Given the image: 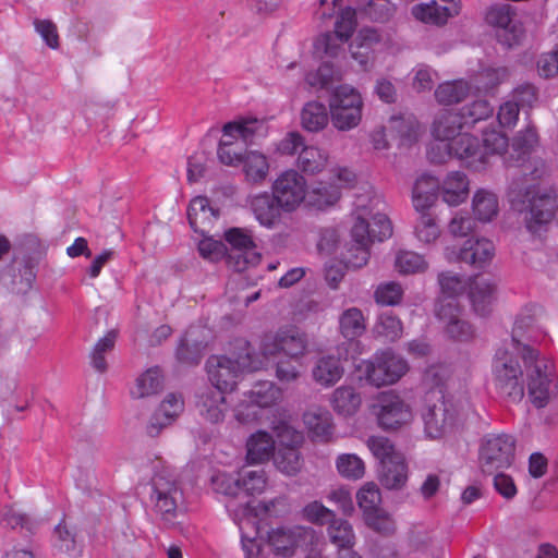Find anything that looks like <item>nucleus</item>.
Returning <instances> with one entry per match:
<instances>
[{"mask_svg": "<svg viewBox=\"0 0 558 558\" xmlns=\"http://www.w3.org/2000/svg\"><path fill=\"white\" fill-rule=\"evenodd\" d=\"M373 332L376 338L392 342L401 337L402 323L392 312H384L378 316Z\"/></svg>", "mask_w": 558, "mask_h": 558, "instance_id": "42", "label": "nucleus"}, {"mask_svg": "<svg viewBox=\"0 0 558 558\" xmlns=\"http://www.w3.org/2000/svg\"><path fill=\"white\" fill-rule=\"evenodd\" d=\"M460 11L461 4H439L437 0H433L428 3L415 4L412 8V15L423 23L441 26L450 17L459 15Z\"/></svg>", "mask_w": 558, "mask_h": 558, "instance_id": "23", "label": "nucleus"}, {"mask_svg": "<svg viewBox=\"0 0 558 558\" xmlns=\"http://www.w3.org/2000/svg\"><path fill=\"white\" fill-rule=\"evenodd\" d=\"M463 404L444 396L428 402L422 412L424 432L432 439H439L451 430L463 413Z\"/></svg>", "mask_w": 558, "mask_h": 558, "instance_id": "6", "label": "nucleus"}, {"mask_svg": "<svg viewBox=\"0 0 558 558\" xmlns=\"http://www.w3.org/2000/svg\"><path fill=\"white\" fill-rule=\"evenodd\" d=\"M515 356H520V353L502 344L493 363L495 386L502 397L512 402L521 401L524 396L523 371Z\"/></svg>", "mask_w": 558, "mask_h": 558, "instance_id": "3", "label": "nucleus"}, {"mask_svg": "<svg viewBox=\"0 0 558 558\" xmlns=\"http://www.w3.org/2000/svg\"><path fill=\"white\" fill-rule=\"evenodd\" d=\"M541 312L542 308L537 305L524 306L515 316L510 341L504 342V344H508L509 348L520 353L523 363L527 365L538 355L533 342L537 340L541 333L537 325Z\"/></svg>", "mask_w": 558, "mask_h": 558, "instance_id": "4", "label": "nucleus"}, {"mask_svg": "<svg viewBox=\"0 0 558 558\" xmlns=\"http://www.w3.org/2000/svg\"><path fill=\"white\" fill-rule=\"evenodd\" d=\"M343 374L344 368L341 360L335 355L319 357L312 368L314 381L326 388L335 386L342 378Z\"/></svg>", "mask_w": 558, "mask_h": 558, "instance_id": "27", "label": "nucleus"}, {"mask_svg": "<svg viewBox=\"0 0 558 558\" xmlns=\"http://www.w3.org/2000/svg\"><path fill=\"white\" fill-rule=\"evenodd\" d=\"M331 402L335 411L343 415H351L360 407L361 398L352 387L342 386L332 392Z\"/></svg>", "mask_w": 558, "mask_h": 558, "instance_id": "47", "label": "nucleus"}, {"mask_svg": "<svg viewBox=\"0 0 558 558\" xmlns=\"http://www.w3.org/2000/svg\"><path fill=\"white\" fill-rule=\"evenodd\" d=\"M246 459L250 463L268 461L275 453L272 436L264 430L251 435L246 442Z\"/></svg>", "mask_w": 558, "mask_h": 558, "instance_id": "34", "label": "nucleus"}, {"mask_svg": "<svg viewBox=\"0 0 558 558\" xmlns=\"http://www.w3.org/2000/svg\"><path fill=\"white\" fill-rule=\"evenodd\" d=\"M538 144V135L533 126H527L520 131L512 140L511 157L518 162H523L525 158L535 149Z\"/></svg>", "mask_w": 558, "mask_h": 558, "instance_id": "43", "label": "nucleus"}, {"mask_svg": "<svg viewBox=\"0 0 558 558\" xmlns=\"http://www.w3.org/2000/svg\"><path fill=\"white\" fill-rule=\"evenodd\" d=\"M219 216V211L214 209L209 205V199L207 197L197 196L193 198L187 208V218L191 228L195 232L205 233L204 229L201 227L206 220L210 221L211 217L217 218Z\"/></svg>", "mask_w": 558, "mask_h": 558, "instance_id": "37", "label": "nucleus"}, {"mask_svg": "<svg viewBox=\"0 0 558 558\" xmlns=\"http://www.w3.org/2000/svg\"><path fill=\"white\" fill-rule=\"evenodd\" d=\"M466 128L464 121L458 111L445 110L442 111L433 124V134L436 140L452 141L463 134L461 131Z\"/></svg>", "mask_w": 558, "mask_h": 558, "instance_id": "31", "label": "nucleus"}, {"mask_svg": "<svg viewBox=\"0 0 558 558\" xmlns=\"http://www.w3.org/2000/svg\"><path fill=\"white\" fill-rule=\"evenodd\" d=\"M357 207L365 214L364 216L359 215L355 221H363L367 226V238L371 242H381L391 236L392 226L387 215L379 211L375 214L366 211V207L362 203H359Z\"/></svg>", "mask_w": 558, "mask_h": 558, "instance_id": "33", "label": "nucleus"}, {"mask_svg": "<svg viewBox=\"0 0 558 558\" xmlns=\"http://www.w3.org/2000/svg\"><path fill=\"white\" fill-rule=\"evenodd\" d=\"M341 78L342 73L340 69L330 62H323L316 71L310 72L306 75L307 84L317 88H328Z\"/></svg>", "mask_w": 558, "mask_h": 558, "instance_id": "48", "label": "nucleus"}, {"mask_svg": "<svg viewBox=\"0 0 558 558\" xmlns=\"http://www.w3.org/2000/svg\"><path fill=\"white\" fill-rule=\"evenodd\" d=\"M363 99L350 85L336 87L329 98V112L332 125L338 131L355 129L362 120Z\"/></svg>", "mask_w": 558, "mask_h": 558, "instance_id": "5", "label": "nucleus"}, {"mask_svg": "<svg viewBox=\"0 0 558 558\" xmlns=\"http://www.w3.org/2000/svg\"><path fill=\"white\" fill-rule=\"evenodd\" d=\"M235 349L239 351L229 355H211L207 360L206 368L213 389L232 391L244 372H253L259 367V361L246 340H236Z\"/></svg>", "mask_w": 558, "mask_h": 558, "instance_id": "2", "label": "nucleus"}, {"mask_svg": "<svg viewBox=\"0 0 558 558\" xmlns=\"http://www.w3.org/2000/svg\"><path fill=\"white\" fill-rule=\"evenodd\" d=\"M203 327H191L186 330L177 348V359L186 365H197L208 344Z\"/></svg>", "mask_w": 558, "mask_h": 558, "instance_id": "21", "label": "nucleus"}, {"mask_svg": "<svg viewBox=\"0 0 558 558\" xmlns=\"http://www.w3.org/2000/svg\"><path fill=\"white\" fill-rule=\"evenodd\" d=\"M303 421L314 437L327 440L332 434L331 414L328 410L314 407L303 414Z\"/></svg>", "mask_w": 558, "mask_h": 558, "instance_id": "35", "label": "nucleus"}, {"mask_svg": "<svg viewBox=\"0 0 558 558\" xmlns=\"http://www.w3.org/2000/svg\"><path fill=\"white\" fill-rule=\"evenodd\" d=\"M367 446L375 458L383 465L386 461L392 460L395 456L401 454L395 448V445L386 437L372 436L367 440Z\"/></svg>", "mask_w": 558, "mask_h": 558, "instance_id": "60", "label": "nucleus"}, {"mask_svg": "<svg viewBox=\"0 0 558 558\" xmlns=\"http://www.w3.org/2000/svg\"><path fill=\"white\" fill-rule=\"evenodd\" d=\"M476 153L482 155L478 159L473 157H466V166L480 170L487 162L490 155L502 154L508 146V138L501 133L492 130L483 133V140L476 137Z\"/></svg>", "mask_w": 558, "mask_h": 558, "instance_id": "24", "label": "nucleus"}, {"mask_svg": "<svg viewBox=\"0 0 558 558\" xmlns=\"http://www.w3.org/2000/svg\"><path fill=\"white\" fill-rule=\"evenodd\" d=\"M466 128L493 116L494 107L485 99H477L459 110Z\"/></svg>", "mask_w": 558, "mask_h": 558, "instance_id": "50", "label": "nucleus"}, {"mask_svg": "<svg viewBox=\"0 0 558 558\" xmlns=\"http://www.w3.org/2000/svg\"><path fill=\"white\" fill-rule=\"evenodd\" d=\"M515 439L507 434L485 436L478 450V462L483 473L493 474L509 468L514 460Z\"/></svg>", "mask_w": 558, "mask_h": 558, "instance_id": "7", "label": "nucleus"}, {"mask_svg": "<svg viewBox=\"0 0 558 558\" xmlns=\"http://www.w3.org/2000/svg\"><path fill=\"white\" fill-rule=\"evenodd\" d=\"M376 408H378L376 412L378 424L385 430L399 429L412 420L410 407L392 392L383 393Z\"/></svg>", "mask_w": 558, "mask_h": 558, "instance_id": "18", "label": "nucleus"}, {"mask_svg": "<svg viewBox=\"0 0 558 558\" xmlns=\"http://www.w3.org/2000/svg\"><path fill=\"white\" fill-rule=\"evenodd\" d=\"M469 92L470 87L463 81L447 82L437 87L435 97L440 104L451 105L463 100Z\"/></svg>", "mask_w": 558, "mask_h": 558, "instance_id": "49", "label": "nucleus"}, {"mask_svg": "<svg viewBox=\"0 0 558 558\" xmlns=\"http://www.w3.org/2000/svg\"><path fill=\"white\" fill-rule=\"evenodd\" d=\"M395 266L400 274L410 275L425 271L427 263L422 255L415 252L402 251L398 253Z\"/></svg>", "mask_w": 558, "mask_h": 558, "instance_id": "54", "label": "nucleus"}, {"mask_svg": "<svg viewBox=\"0 0 558 558\" xmlns=\"http://www.w3.org/2000/svg\"><path fill=\"white\" fill-rule=\"evenodd\" d=\"M317 539L311 526H280L268 532L267 543L276 556L292 557L298 549L306 550Z\"/></svg>", "mask_w": 558, "mask_h": 558, "instance_id": "9", "label": "nucleus"}, {"mask_svg": "<svg viewBox=\"0 0 558 558\" xmlns=\"http://www.w3.org/2000/svg\"><path fill=\"white\" fill-rule=\"evenodd\" d=\"M54 536L57 538V546L61 551L74 557L82 554V545L78 544L76 534L68 529L64 523H59L54 527Z\"/></svg>", "mask_w": 558, "mask_h": 558, "instance_id": "56", "label": "nucleus"}, {"mask_svg": "<svg viewBox=\"0 0 558 558\" xmlns=\"http://www.w3.org/2000/svg\"><path fill=\"white\" fill-rule=\"evenodd\" d=\"M359 507L364 511L365 515L371 519V515L379 512V504L381 496L379 488L374 483L365 484L356 494Z\"/></svg>", "mask_w": 558, "mask_h": 558, "instance_id": "52", "label": "nucleus"}, {"mask_svg": "<svg viewBox=\"0 0 558 558\" xmlns=\"http://www.w3.org/2000/svg\"><path fill=\"white\" fill-rule=\"evenodd\" d=\"M242 163L245 177L250 182L259 183L268 175V160L265 155L258 151L251 150L245 153Z\"/></svg>", "mask_w": 558, "mask_h": 558, "instance_id": "40", "label": "nucleus"}, {"mask_svg": "<svg viewBox=\"0 0 558 558\" xmlns=\"http://www.w3.org/2000/svg\"><path fill=\"white\" fill-rule=\"evenodd\" d=\"M118 329L109 330L102 338H100L90 353L92 366L99 373H105L108 368L105 355L114 349L118 338Z\"/></svg>", "mask_w": 558, "mask_h": 558, "instance_id": "45", "label": "nucleus"}, {"mask_svg": "<svg viewBox=\"0 0 558 558\" xmlns=\"http://www.w3.org/2000/svg\"><path fill=\"white\" fill-rule=\"evenodd\" d=\"M407 369L408 364L402 357L391 352H383L365 363L364 373L369 384L381 387L395 384Z\"/></svg>", "mask_w": 558, "mask_h": 558, "instance_id": "13", "label": "nucleus"}, {"mask_svg": "<svg viewBox=\"0 0 558 558\" xmlns=\"http://www.w3.org/2000/svg\"><path fill=\"white\" fill-rule=\"evenodd\" d=\"M271 192L284 213H292L307 198L306 180L296 170H286L272 182Z\"/></svg>", "mask_w": 558, "mask_h": 558, "instance_id": "12", "label": "nucleus"}, {"mask_svg": "<svg viewBox=\"0 0 558 558\" xmlns=\"http://www.w3.org/2000/svg\"><path fill=\"white\" fill-rule=\"evenodd\" d=\"M363 11L371 21L385 23L393 16L396 8L389 0H371Z\"/></svg>", "mask_w": 558, "mask_h": 558, "instance_id": "61", "label": "nucleus"}, {"mask_svg": "<svg viewBox=\"0 0 558 558\" xmlns=\"http://www.w3.org/2000/svg\"><path fill=\"white\" fill-rule=\"evenodd\" d=\"M154 507L165 521L171 522L175 517L178 505L182 501L183 494L175 481L163 474H157L153 478Z\"/></svg>", "mask_w": 558, "mask_h": 558, "instance_id": "17", "label": "nucleus"}, {"mask_svg": "<svg viewBox=\"0 0 558 558\" xmlns=\"http://www.w3.org/2000/svg\"><path fill=\"white\" fill-rule=\"evenodd\" d=\"M440 189L442 201L450 206H458L469 195V181L463 172L453 171L446 177Z\"/></svg>", "mask_w": 558, "mask_h": 558, "instance_id": "32", "label": "nucleus"}, {"mask_svg": "<svg viewBox=\"0 0 558 558\" xmlns=\"http://www.w3.org/2000/svg\"><path fill=\"white\" fill-rule=\"evenodd\" d=\"M280 446L274 453L276 468L287 475L296 474L302 466V459L296 446L302 442L303 436L289 426L278 428Z\"/></svg>", "mask_w": 558, "mask_h": 558, "instance_id": "15", "label": "nucleus"}, {"mask_svg": "<svg viewBox=\"0 0 558 558\" xmlns=\"http://www.w3.org/2000/svg\"><path fill=\"white\" fill-rule=\"evenodd\" d=\"M262 126V122L257 119L243 120L241 122H229L225 124L222 132L223 136L240 137L247 142Z\"/></svg>", "mask_w": 558, "mask_h": 558, "instance_id": "59", "label": "nucleus"}, {"mask_svg": "<svg viewBox=\"0 0 558 558\" xmlns=\"http://www.w3.org/2000/svg\"><path fill=\"white\" fill-rule=\"evenodd\" d=\"M183 410V401L181 398L170 393L160 403L158 410L151 415L149 423L146 427L147 434L150 437H156L160 434L162 428L172 423Z\"/></svg>", "mask_w": 558, "mask_h": 558, "instance_id": "26", "label": "nucleus"}, {"mask_svg": "<svg viewBox=\"0 0 558 558\" xmlns=\"http://www.w3.org/2000/svg\"><path fill=\"white\" fill-rule=\"evenodd\" d=\"M514 15L510 4H494L485 15L486 22L496 28L497 40L507 48L519 45L524 37L522 24L515 21Z\"/></svg>", "mask_w": 558, "mask_h": 558, "instance_id": "11", "label": "nucleus"}, {"mask_svg": "<svg viewBox=\"0 0 558 558\" xmlns=\"http://www.w3.org/2000/svg\"><path fill=\"white\" fill-rule=\"evenodd\" d=\"M337 470L343 477L359 480L364 475L365 466L356 454L344 453L337 459Z\"/></svg>", "mask_w": 558, "mask_h": 558, "instance_id": "55", "label": "nucleus"}, {"mask_svg": "<svg viewBox=\"0 0 558 558\" xmlns=\"http://www.w3.org/2000/svg\"><path fill=\"white\" fill-rule=\"evenodd\" d=\"M403 296V288L395 281L380 283L374 293L375 301L378 304L393 306L401 302Z\"/></svg>", "mask_w": 558, "mask_h": 558, "instance_id": "57", "label": "nucleus"}, {"mask_svg": "<svg viewBox=\"0 0 558 558\" xmlns=\"http://www.w3.org/2000/svg\"><path fill=\"white\" fill-rule=\"evenodd\" d=\"M380 484L388 489H401L408 481V465L403 454L395 456L379 466Z\"/></svg>", "mask_w": 558, "mask_h": 558, "instance_id": "28", "label": "nucleus"}, {"mask_svg": "<svg viewBox=\"0 0 558 558\" xmlns=\"http://www.w3.org/2000/svg\"><path fill=\"white\" fill-rule=\"evenodd\" d=\"M438 283L444 294L442 298H454L466 288L462 277L452 271H442L438 275Z\"/></svg>", "mask_w": 558, "mask_h": 558, "instance_id": "63", "label": "nucleus"}, {"mask_svg": "<svg viewBox=\"0 0 558 558\" xmlns=\"http://www.w3.org/2000/svg\"><path fill=\"white\" fill-rule=\"evenodd\" d=\"M340 332L349 341L362 336L366 329L363 313L357 307L345 310L340 318Z\"/></svg>", "mask_w": 558, "mask_h": 558, "instance_id": "38", "label": "nucleus"}, {"mask_svg": "<svg viewBox=\"0 0 558 558\" xmlns=\"http://www.w3.org/2000/svg\"><path fill=\"white\" fill-rule=\"evenodd\" d=\"M307 337L298 328L278 330L275 335L264 337L260 350L265 356H274L279 352L292 359L303 356L307 349Z\"/></svg>", "mask_w": 558, "mask_h": 558, "instance_id": "14", "label": "nucleus"}, {"mask_svg": "<svg viewBox=\"0 0 558 558\" xmlns=\"http://www.w3.org/2000/svg\"><path fill=\"white\" fill-rule=\"evenodd\" d=\"M476 137L471 134H463L452 141L436 140L428 150L427 157L433 163H444L448 158L454 157L466 163V157L480 158L476 150Z\"/></svg>", "mask_w": 558, "mask_h": 558, "instance_id": "16", "label": "nucleus"}, {"mask_svg": "<svg viewBox=\"0 0 558 558\" xmlns=\"http://www.w3.org/2000/svg\"><path fill=\"white\" fill-rule=\"evenodd\" d=\"M163 389V377L160 371L149 368L136 379L132 395L135 398H145L159 393Z\"/></svg>", "mask_w": 558, "mask_h": 558, "instance_id": "41", "label": "nucleus"}, {"mask_svg": "<svg viewBox=\"0 0 558 558\" xmlns=\"http://www.w3.org/2000/svg\"><path fill=\"white\" fill-rule=\"evenodd\" d=\"M498 282L492 277L474 276L469 282V299L476 315L488 316L497 301Z\"/></svg>", "mask_w": 558, "mask_h": 558, "instance_id": "20", "label": "nucleus"}, {"mask_svg": "<svg viewBox=\"0 0 558 558\" xmlns=\"http://www.w3.org/2000/svg\"><path fill=\"white\" fill-rule=\"evenodd\" d=\"M302 126L310 132H318L328 123V112L324 104L310 101L301 112Z\"/></svg>", "mask_w": 558, "mask_h": 558, "instance_id": "39", "label": "nucleus"}, {"mask_svg": "<svg viewBox=\"0 0 558 558\" xmlns=\"http://www.w3.org/2000/svg\"><path fill=\"white\" fill-rule=\"evenodd\" d=\"M225 392L213 388L206 389L198 396L196 407L199 414L210 423H219L225 417Z\"/></svg>", "mask_w": 558, "mask_h": 558, "instance_id": "29", "label": "nucleus"}, {"mask_svg": "<svg viewBox=\"0 0 558 558\" xmlns=\"http://www.w3.org/2000/svg\"><path fill=\"white\" fill-rule=\"evenodd\" d=\"M340 197V192L336 186L319 183L307 192V203L317 209H324L333 205Z\"/></svg>", "mask_w": 558, "mask_h": 558, "instance_id": "51", "label": "nucleus"}, {"mask_svg": "<svg viewBox=\"0 0 558 558\" xmlns=\"http://www.w3.org/2000/svg\"><path fill=\"white\" fill-rule=\"evenodd\" d=\"M225 240L230 245V250L227 248V264L234 271H244L259 262L260 255L248 231L231 228L225 232Z\"/></svg>", "mask_w": 558, "mask_h": 558, "instance_id": "10", "label": "nucleus"}, {"mask_svg": "<svg viewBox=\"0 0 558 558\" xmlns=\"http://www.w3.org/2000/svg\"><path fill=\"white\" fill-rule=\"evenodd\" d=\"M440 184L429 174L421 175L413 187V205L417 211L428 210L438 199Z\"/></svg>", "mask_w": 558, "mask_h": 558, "instance_id": "30", "label": "nucleus"}, {"mask_svg": "<svg viewBox=\"0 0 558 558\" xmlns=\"http://www.w3.org/2000/svg\"><path fill=\"white\" fill-rule=\"evenodd\" d=\"M371 243L367 226L363 221H355L350 232V241L341 252V262L347 268L359 269L365 266L369 258Z\"/></svg>", "mask_w": 558, "mask_h": 558, "instance_id": "19", "label": "nucleus"}, {"mask_svg": "<svg viewBox=\"0 0 558 558\" xmlns=\"http://www.w3.org/2000/svg\"><path fill=\"white\" fill-rule=\"evenodd\" d=\"M327 536L340 553L352 550L355 535L352 525L344 519L336 518L327 526Z\"/></svg>", "mask_w": 558, "mask_h": 558, "instance_id": "36", "label": "nucleus"}, {"mask_svg": "<svg viewBox=\"0 0 558 558\" xmlns=\"http://www.w3.org/2000/svg\"><path fill=\"white\" fill-rule=\"evenodd\" d=\"M303 517L317 525L330 524V521L336 519V514L332 510L325 507L319 501H312L303 508Z\"/></svg>", "mask_w": 558, "mask_h": 558, "instance_id": "64", "label": "nucleus"}, {"mask_svg": "<svg viewBox=\"0 0 558 558\" xmlns=\"http://www.w3.org/2000/svg\"><path fill=\"white\" fill-rule=\"evenodd\" d=\"M511 209L531 233L544 230L554 219L558 208V192L554 186H542L513 181L508 191Z\"/></svg>", "mask_w": 558, "mask_h": 558, "instance_id": "1", "label": "nucleus"}, {"mask_svg": "<svg viewBox=\"0 0 558 558\" xmlns=\"http://www.w3.org/2000/svg\"><path fill=\"white\" fill-rule=\"evenodd\" d=\"M473 210L478 220L490 221L498 213L497 196L485 190L477 191L473 197Z\"/></svg>", "mask_w": 558, "mask_h": 558, "instance_id": "46", "label": "nucleus"}, {"mask_svg": "<svg viewBox=\"0 0 558 558\" xmlns=\"http://www.w3.org/2000/svg\"><path fill=\"white\" fill-rule=\"evenodd\" d=\"M327 163V155L315 146H304L296 160L298 168L304 173L320 172Z\"/></svg>", "mask_w": 558, "mask_h": 558, "instance_id": "44", "label": "nucleus"}, {"mask_svg": "<svg viewBox=\"0 0 558 558\" xmlns=\"http://www.w3.org/2000/svg\"><path fill=\"white\" fill-rule=\"evenodd\" d=\"M527 376V390L531 402L538 409L546 407L558 397V386L554 379L551 365L539 359L524 364Z\"/></svg>", "mask_w": 558, "mask_h": 558, "instance_id": "8", "label": "nucleus"}, {"mask_svg": "<svg viewBox=\"0 0 558 558\" xmlns=\"http://www.w3.org/2000/svg\"><path fill=\"white\" fill-rule=\"evenodd\" d=\"M278 389L271 381H259L250 391L247 400L263 410L272 405L278 399Z\"/></svg>", "mask_w": 558, "mask_h": 558, "instance_id": "53", "label": "nucleus"}, {"mask_svg": "<svg viewBox=\"0 0 558 558\" xmlns=\"http://www.w3.org/2000/svg\"><path fill=\"white\" fill-rule=\"evenodd\" d=\"M250 207L257 221L269 229L280 223L282 213H284L283 206H280L272 192H263L252 196Z\"/></svg>", "mask_w": 558, "mask_h": 558, "instance_id": "22", "label": "nucleus"}, {"mask_svg": "<svg viewBox=\"0 0 558 558\" xmlns=\"http://www.w3.org/2000/svg\"><path fill=\"white\" fill-rule=\"evenodd\" d=\"M211 485L216 493L235 497L241 494L240 476L227 473H217L211 477Z\"/></svg>", "mask_w": 558, "mask_h": 558, "instance_id": "62", "label": "nucleus"}, {"mask_svg": "<svg viewBox=\"0 0 558 558\" xmlns=\"http://www.w3.org/2000/svg\"><path fill=\"white\" fill-rule=\"evenodd\" d=\"M420 218L415 226V234L421 242H434L440 234L435 218L427 210L418 211Z\"/></svg>", "mask_w": 558, "mask_h": 558, "instance_id": "58", "label": "nucleus"}, {"mask_svg": "<svg viewBox=\"0 0 558 558\" xmlns=\"http://www.w3.org/2000/svg\"><path fill=\"white\" fill-rule=\"evenodd\" d=\"M495 255V246L487 239H469L460 248L458 259L474 268H483Z\"/></svg>", "mask_w": 558, "mask_h": 558, "instance_id": "25", "label": "nucleus"}]
</instances>
